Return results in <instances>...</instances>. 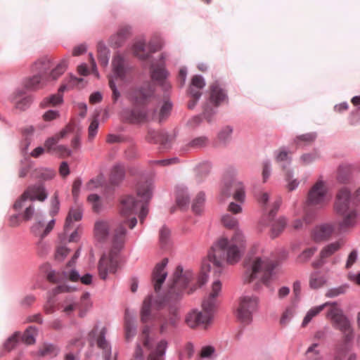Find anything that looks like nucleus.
Listing matches in <instances>:
<instances>
[{
    "mask_svg": "<svg viewBox=\"0 0 360 360\" xmlns=\"http://www.w3.org/2000/svg\"><path fill=\"white\" fill-rule=\"evenodd\" d=\"M191 280V275L184 272L183 266L178 265L173 275V281L168 285L165 294L158 295L154 304L158 309L168 307L169 316L160 315L159 318V332L161 335H167L171 332L172 328H176L180 321L179 313V303L181 300L184 290Z\"/></svg>",
    "mask_w": 360,
    "mask_h": 360,
    "instance_id": "1",
    "label": "nucleus"
},
{
    "mask_svg": "<svg viewBox=\"0 0 360 360\" xmlns=\"http://www.w3.org/2000/svg\"><path fill=\"white\" fill-rule=\"evenodd\" d=\"M223 225L228 229H235L231 238H221L213 244L209 251V257L216 266V272H220L221 260L217 259V252L223 254L228 264H233L239 262L245 248L246 241L242 231L238 229L236 217L226 214L221 217Z\"/></svg>",
    "mask_w": 360,
    "mask_h": 360,
    "instance_id": "2",
    "label": "nucleus"
},
{
    "mask_svg": "<svg viewBox=\"0 0 360 360\" xmlns=\"http://www.w3.org/2000/svg\"><path fill=\"white\" fill-rule=\"evenodd\" d=\"M155 87L150 82H146L134 87L130 92L133 108H124L121 116L124 121L130 124H141L148 120L150 110L148 103L155 96Z\"/></svg>",
    "mask_w": 360,
    "mask_h": 360,
    "instance_id": "3",
    "label": "nucleus"
},
{
    "mask_svg": "<svg viewBox=\"0 0 360 360\" xmlns=\"http://www.w3.org/2000/svg\"><path fill=\"white\" fill-rule=\"evenodd\" d=\"M53 65V61L47 58H43L36 61L31 68L33 75L22 79L21 89L27 91H37L46 85V82L51 79H57L67 68V62L63 60L60 63L51 70L50 73L48 71Z\"/></svg>",
    "mask_w": 360,
    "mask_h": 360,
    "instance_id": "4",
    "label": "nucleus"
},
{
    "mask_svg": "<svg viewBox=\"0 0 360 360\" xmlns=\"http://www.w3.org/2000/svg\"><path fill=\"white\" fill-rule=\"evenodd\" d=\"M153 185L147 184L139 186L137 189V198L132 195H128L121 202L120 213L127 216L136 214L141 224L143 223L148 213V203L153 197Z\"/></svg>",
    "mask_w": 360,
    "mask_h": 360,
    "instance_id": "5",
    "label": "nucleus"
},
{
    "mask_svg": "<svg viewBox=\"0 0 360 360\" xmlns=\"http://www.w3.org/2000/svg\"><path fill=\"white\" fill-rule=\"evenodd\" d=\"M335 209L336 212L342 215L343 219L340 223V229L354 226L356 224V218L359 212L356 207L355 202L352 199V193L349 188L342 187L337 193Z\"/></svg>",
    "mask_w": 360,
    "mask_h": 360,
    "instance_id": "6",
    "label": "nucleus"
},
{
    "mask_svg": "<svg viewBox=\"0 0 360 360\" xmlns=\"http://www.w3.org/2000/svg\"><path fill=\"white\" fill-rule=\"evenodd\" d=\"M245 266L244 279L246 282H251L255 278H260L259 281L268 286L274 274L276 264L267 257H257L246 261Z\"/></svg>",
    "mask_w": 360,
    "mask_h": 360,
    "instance_id": "7",
    "label": "nucleus"
},
{
    "mask_svg": "<svg viewBox=\"0 0 360 360\" xmlns=\"http://www.w3.org/2000/svg\"><path fill=\"white\" fill-rule=\"evenodd\" d=\"M237 170L233 167H229L224 172L223 177L222 193L226 197L233 196V199L240 203L245 200V187L242 181L236 179Z\"/></svg>",
    "mask_w": 360,
    "mask_h": 360,
    "instance_id": "8",
    "label": "nucleus"
},
{
    "mask_svg": "<svg viewBox=\"0 0 360 360\" xmlns=\"http://www.w3.org/2000/svg\"><path fill=\"white\" fill-rule=\"evenodd\" d=\"M259 307V298L254 295H242L236 311L237 319L244 326L250 325Z\"/></svg>",
    "mask_w": 360,
    "mask_h": 360,
    "instance_id": "9",
    "label": "nucleus"
},
{
    "mask_svg": "<svg viewBox=\"0 0 360 360\" xmlns=\"http://www.w3.org/2000/svg\"><path fill=\"white\" fill-rule=\"evenodd\" d=\"M275 161L280 165L285 173V179L289 180L294 176L293 169L291 167L292 157L290 155V150L287 146H281L274 151Z\"/></svg>",
    "mask_w": 360,
    "mask_h": 360,
    "instance_id": "10",
    "label": "nucleus"
},
{
    "mask_svg": "<svg viewBox=\"0 0 360 360\" xmlns=\"http://www.w3.org/2000/svg\"><path fill=\"white\" fill-rule=\"evenodd\" d=\"M137 224V219L135 217L130 218L129 219H124L120 222L117 228L115 229V233L112 236V247L113 249L117 250L120 252L124 245V238L127 235V231L126 229V225H128L130 229H133Z\"/></svg>",
    "mask_w": 360,
    "mask_h": 360,
    "instance_id": "11",
    "label": "nucleus"
},
{
    "mask_svg": "<svg viewBox=\"0 0 360 360\" xmlns=\"http://www.w3.org/2000/svg\"><path fill=\"white\" fill-rule=\"evenodd\" d=\"M327 193L325 182L323 180H319L308 192L307 205H323L326 202Z\"/></svg>",
    "mask_w": 360,
    "mask_h": 360,
    "instance_id": "12",
    "label": "nucleus"
},
{
    "mask_svg": "<svg viewBox=\"0 0 360 360\" xmlns=\"http://www.w3.org/2000/svg\"><path fill=\"white\" fill-rule=\"evenodd\" d=\"M327 316L333 322V327L341 333L347 332L352 328L350 320L340 308H330L327 312Z\"/></svg>",
    "mask_w": 360,
    "mask_h": 360,
    "instance_id": "13",
    "label": "nucleus"
},
{
    "mask_svg": "<svg viewBox=\"0 0 360 360\" xmlns=\"http://www.w3.org/2000/svg\"><path fill=\"white\" fill-rule=\"evenodd\" d=\"M217 259L221 260V271L220 272H216V266L214 264L213 261L209 257V254L207 255V260H204L202 263V271L201 274L198 278V283L200 286H202L205 285L208 280L209 273L213 271L214 276L216 277L219 276L223 270V262L226 260V257H224L223 254H220L219 252H217Z\"/></svg>",
    "mask_w": 360,
    "mask_h": 360,
    "instance_id": "14",
    "label": "nucleus"
},
{
    "mask_svg": "<svg viewBox=\"0 0 360 360\" xmlns=\"http://www.w3.org/2000/svg\"><path fill=\"white\" fill-rule=\"evenodd\" d=\"M146 140L150 143L159 144V148L162 151L167 150L172 147V138L168 132L165 131H156L149 129Z\"/></svg>",
    "mask_w": 360,
    "mask_h": 360,
    "instance_id": "15",
    "label": "nucleus"
},
{
    "mask_svg": "<svg viewBox=\"0 0 360 360\" xmlns=\"http://www.w3.org/2000/svg\"><path fill=\"white\" fill-rule=\"evenodd\" d=\"M221 289V284L219 279L213 281L212 286V292L210 294L204 299L202 303V307L205 313L210 314L212 318L214 309L217 307V297L219 295Z\"/></svg>",
    "mask_w": 360,
    "mask_h": 360,
    "instance_id": "16",
    "label": "nucleus"
},
{
    "mask_svg": "<svg viewBox=\"0 0 360 360\" xmlns=\"http://www.w3.org/2000/svg\"><path fill=\"white\" fill-rule=\"evenodd\" d=\"M10 100L15 103V108L25 111L30 107L34 98L32 95H27L24 89L18 87L11 94Z\"/></svg>",
    "mask_w": 360,
    "mask_h": 360,
    "instance_id": "17",
    "label": "nucleus"
},
{
    "mask_svg": "<svg viewBox=\"0 0 360 360\" xmlns=\"http://www.w3.org/2000/svg\"><path fill=\"white\" fill-rule=\"evenodd\" d=\"M212 316L198 309H193L186 316L185 322L190 328L207 326L212 321Z\"/></svg>",
    "mask_w": 360,
    "mask_h": 360,
    "instance_id": "18",
    "label": "nucleus"
},
{
    "mask_svg": "<svg viewBox=\"0 0 360 360\" xmlns=\"http://www.w3.org/2000/svg\"><path fill=\"white\" fill-rule=\"evenodd\" d=\"M210 102L216 108L223 102L228 103L229 97L227 91L222 86L219 81H214L210 86Z\"/></svg>",
    "mask_w": 360,
    "mask_h": 360,
    "instance_id": "19",
    "label": "nucleus"
},
{
    "mask_svg": "<svg viewBox=\"0 0 360 360\" xmlns=\"http://www.w3.org/2000/svg\"><path fill=\"white\" fill-rule=\"evenodd\" d=\"M168 264V259L164 258L160 262L158 263L155 266L152 274V281L154 285L155 291L158 293L162 285L165 281L167 272L165 271V268Z\"/></svg>",
    "mask_w": 360,
    "mask_h": 360,
    "instance_id": "20",
    "label": "nucleus"
},
{
    "mask_svg": "<svg viewBox=\"0 0 360 360\" xmlns=\"http://www.w3.org/2000/svg\"><path fill=\"white\" fill-rule=\"evenodd\" d=\"M124 330L125 338L127 342L131 341L136 334L137 326L136 323V317L133 311L129 309H126L124 312Z\"/></svg>",
    "mask_w": 360,
    "mask_h": 360,
    "instance_id": "21",
    "label": "nucleus"
},
{
    "mask_svg": "<svg viewBox=\"0 0 360 360\" xmlns=\"http://www.w3.org/2000/svg\"><path fill=\"white\" fill-rule=\"evenodd\" d=\"M25 192L27 193L28 199L31 202H34L35 200L43 202L48 197L46 188L41 183H37L34 185L29 186Z\"/></svg>",
    "mask_w": 360,
    "mask_h": 360,
    "instance_id": "22",
    "label": "nucleus"
},
{
    "mask_svg": "<svg viewBox=\"0 0 360 360\" xmlns=\"http://www.w3.org/2000/svg\"><path fill=\"white\" fill-rule=\"evenodd\" d=\"M131 27L124 26L120 28L117 32L112 34L108 41L110 46L114 49L121 47L124 44L129 34H130Z\"/></svg>",
    "mask_w": 360,
    "mask_h": 360,
    "instance_id": "23",
    "label": "nucleus"
},
{
    "mask_svg": "<svg viewBox=\"0 0 360 360\" xmlns=\"http://www.w3.org/2000/svg\"><path fill=\"white\" fill-rule=\"evenodd\" d=\"M99 276L103 280H106L109 272L115 270V265L112 258H108L105 255H102L98 264Z\"/></svg>",
    "mask_w": 360,
    "mask_h": 360,
    "instance_id": "24",
    "label": "nucleus"
},
{
    "mask_svg": "<svg viewBox=\"0 0 360 360\" xmlns=\"http://www.w3.org/2000/svg\"><path fill=\"white\" fill-rule=\"evenodd\" d=\"M169 342L166 339L160 340L152 349L148 360H165Z\"/></svg>",
    "mask_w": 360,
    "mask_h": 360,
    "instance_id": "25",
    "label": "nucleus"
},
{
    "mask_svg": "<svg viewBox=\"0 0 360 360\" xmlns=\"http://www.w3.org/2000/svg\"><path fill=\"white\" fill-rule=\"evenodd\" d=\"M112 71L115 76L121 79L126 77L128 68L125 65V60L122 55L117 53L112 60Z\"/></svg>",
    "mask_w": 360,
    "mask_h": 360,
    "instance_id": "26",
    "label": "nucleus"
},
{
    "mask_svg": "<svg viewBox=\"0 0 360 360\" xmlns=\"http://www.w3.org/2000/svg\"><path fill=\"white\" fill-rule=\"evenodd\" d=\"M168 75V71L163 65H158L154 68L153 67L150 70V77L152 80L157 82L165 89L170 87V86L165 82Z\"/></svg>",
    "mask_w": 360,
    "mask_h": 360,
    "instance_id": "27",
    "label": "nucleus"
},
{
    "mask_svg": "<svg viewBox=\"0 0 360 360\" xmlns=\"http://www.w3.org/2000/svg\"><path fill=\"white\" fill-rule=\"evenodd\" d=\"M190 199L191 197L186 186H177L176 187V202L181 210H185L188 207Z\"/></svg>",
    "mask_w": 360,
    "mask_h": 360,
    "instance_id": "28",
    "label": "nucleus"
},
{
    "mask_svg": "<svg viewBox=\"0 0 360 360\" xmlns=\"http://www.w3.org/2000/svg\"><path fill=\"white\" fill-rule=\"evenodd\" d=\"M106 332L107 330L105 327L101 330L97 339V345L103 350L104 360H110L112 356V347L111 345L105 339Z\"/></svg>",
    "mask_w": 360,
    "mask_h": 360,
    "instance_id": "29",
    "label": "nucleus"
},
{
    "mask_svg": "<svg viewBox=\"0 0 360 360\" xmlns=\"http://www.w3.org/2000/svg\"><path fill=\"white\" fill-rule=\"evenodd\" d=\"M333 232V226L328 224H323L316 226L313 231L314 239L316 241H321L327 239Z\"/></svg>",
    "mask_w": 360,
    "mask_h": 360,
    "instance_id": "30",
    "label": "nucleus"
},
{
    "mask_svg": "<svg viewBox=\"0 0 360 360\" xmlns=\"http://www.w3.org/2000/svg\"><path fill=\"white\" fill-rule=\"evenodd\" d=\"M353 166L350 164H342L338 167L337 180L340 184H346L352 177Z\"/></svg>",
    "mask_w": 360,
    "mask_h": 360,
    "instance_id": "31",
    "label": "nucleus"
},
{
    "mask_svg": "<svg viewBox=\"0 0 360 360\" xmlns=\"http://www.w3.org/2000/svg\"><path fill=\"white\" fill-rule=\"evenodd\" d=\"M152 304V296H148V298L144 300L140 311V318L141 323H147L153 320L154 317L151 311Z\"/></svg>",
    "mask_w": 360,
    "mask_h": 360,
    "instance_id": "32",
    "label": "nucleus"
},
{
    "mask_svg": "<svg viewBox=\"0 0 360 360\" xmlns=\"http://www.w3.org/2000/svg\"><path fill=\"white\" fill-rule=\"evenodd\" d=\"M125 177V169L121 164H117L112 168L110 175V182L111 184L118 186L122 183Z\"/></svg>",
    "mask_w": 360,
    "mask_h": 360,
    "instance_id": "33",
    "label": "nucleus"
},
{
    "mask_svg": "<svg viewBox=\"0 0 360 360\" xmlns=\"http://www.w3.org/2000/svg\"><path fill=\"white\" fill-rule=\"evenodd\" d=\"M98 59L101 65L106 67L108 65L110 51L105 44L101 41L97 45Z\"/></svg>",
    "mask_w": 360,
    "mask_h": 360,
    "instance_id": "34",
    "label": "nucleus"
},
{
    "mask_svg": "<svg viewBox=\"0 0 360 360\" xmlns=\"http://www.w3.org/2000/svg\"><path fill=\"white\" fill-rule=\"evenodd\" d=\"M75 290H76L75 288L70 286V285H65V284L58 285L57 287L52 289L51 291L48 292V296H47L46 302L45 304H49L51 305L56 304L55 296L56 295H58L60 292H70V291H73Z\"/></svg>",
    "mask_w": 360,
    "mask_h": 360,
    "instance_id": "35",
    "label": "nucleus"
},
{
    "mask_svg": "<svg viewBox=\"0 0 360 360\" xmlns=\"http://www.w3.org/2000/svg\"><path fill=\"white\" fill-rule=\"evenodd\" d=\"M209 139L206 136L195 137L189 141L185 146L186 150H198L205 148L209 144Z\"/></svg>",
    "mask_w": 360,
    "mask_h": 360,
    "instance_id": "36",
    "label": "nucleus"
},
{
    "mask_svg": "<svg viewBox=\"0 0 360 360\" xmlns=\"http://www.w3.org/2000/svg\"><path fill=\"white\" fill-rule=\"evenodd\" d=\"M83 210L81 207L71 208L65 219L64 229L68 231L73 221H78L82 219Z\"/></svg>",
    "mask_w": 360,
    "mask_h": 360,
    "instance_id": "37",
    "label": "nucleus"
},
{
    "mask_svg": "<svg viewBox=\"0 0 360 360\" xmlns=\"http://www.w3.org/2000/svg\"><path fill=\"white\" fill-rule=\"evenodd\" d=\"M330 304H336V302H326L323 304H321L319 306L314 307L311 309H310L307 313L306 314L305 316L304 317V319L302 323V326L305 327L311 320L312 319L316 316L317 314H319L326 306Z\"/></svg>",
    "mask_w": 360,
    "mask_h": 360,
    "instance_id": "38",
    "label": "nucleus"
},
{
    "mask_svg": "<svg viewBox=\"0 0 360 360\" xmlns=\"http://www.w3.org/2000/svg\"><path fill=\"white\" fill-rule=\"evenodd\" d=\"M63 103V95L60 94H51L45 97L41 102L40 106L43 108L56 106Z\"/></svg>",
    "mask_w": 360,
    "mask_h": 360,
    "instance_id": "39",
    "label": "nucleus"
},
{
    "mask_svg": "<svg viewBox=\"0 0 360 360\" xmlns=\"http://www.w3.org/2000/svg\"><path fill=\"white\" fill-rule=\"evenodd\" d=\"M316 132L307 133L296 136L294 139V143L298 148L304 147L313 143L316 140Z\"/></svg>",
    "mask_w": 360,
    "mask_h": 360,
    "instance_id": "40",
    "label": "nucleus"
},
{
    "mask_svg": "<svg viewBox=\"0 0 360 360\" xmlns=\"http://www.w3.org/2000/svg\"><path fill=\"white\" fill-rule=\"evenodd\" d=\"M94 232L99 240H105L109 234L108 224L105 221H97L95 224Z\"/></svg>",
    "mask_w": 360,
    "mask_h": 360,
    "instance_id": "41",
    "label": "nucleus"
},
{
    "mask_svg": "<svg viewBox=\"0 0 360 360\" xmlns=\"http://www.w3.org/2000/svg\"><path fill=\"white\" fill-rule=\"evenodd\" d=\"M56 171L52 168L41 167L35 169L33 175L42 181H49L54 178Z\"/></svg>",
    "mask_w": 360,
    "mask_h": 360,
    "instance_id": "42",
    "label": "nucleus"
},
{
    "mask_svg": "<svg viewBox=\"0 0 360 360\" xmlns=\"http://www.w3.org/2000/svg\"><path fill=\"white\" fill-rule=\"evenodd\" d=\"M286 224L287 220L285 217H280L278 219L272 221L271 237L272 238L277 237L283 231Z\"/></svg>",
    "mask_w": 360,
    "mask_h": 360,
    "instance_id": "43",
    "label": "nucleus"
},
{
    "mask_svg": "<svg viewBox=\"0 0 360 360\" xmlns=\"http://www.w3.org/2000/svg\"><path fill=\"white\" fill-rule=\"evenodd\" d=\"M134 55L141 60H146L150 58L149 52L146 51V44L143 41H139L133 46Z\"/></svg>",
    "mask_w": 360,
    "mask_h": 360,
    "instance_id": "44",
    "label": "nucleus"
},
{
    "mask_svg": "<svg viewBox=\"0 0 360 360\" xmlns=\"http://www.w3.org/2000/svg\"><path fill=\"white\" fill-rule=\"evenodd\" d=\"M20 333L15 332L12 335L8 337L3 344L4 349L10 352L13 349L20 341Z\"/></svg>",
    "mask_w": 360,
    "mask_h": 360,
    "instance_id": "45",
    "label": "nucleus"
},
{
    "mask_svg": "<svg viewBox=\"0 0 360 360\" xmlns=\"http://www.w3.org/2000/svg\"><path fill=\"white\" fill-rule=\"evenodd\" d=\"M173 103L170 100H164L159 112L160 122L165 121L170 115Z\"/></svg>",
    "mask_w": 360,
    "mask_h": 360,
    "instance_id": "46",
    "label": "nucleus"
},
{
    "mask_svg": "<svg viewBox=\"0 0 360 360\" xmlns=\"http://www.w3.org/2000/svg\"><path fill=\"white\" fill-rule=\"evenodd\" d=\"M205 200V193L202 192V191L199 192L198 193L196 198L194 199L192 206H191L192 210L194 213H195L197 214H201V212L202 211Z\"/></svg>",
    "mask_w": 360,
    "mask_h": 360,
    "instance_id": "47",
    "label": "nucleus"
},
{
    "mask_svg": "<svg viewBox=\"0 0 360 360\" xmlns=\"http://www.w3.org/2000/svg\"><path fill=\"white\" fill-rule=\"evenodd\" d=\"M340 243L338 241L326 245L321 251L320 256L322 258H328L340 248Z\"/></svg>",
    "mask_w": 360,
    "mask_h": 360,
    "instance_id": "48",
    "label": "nucleus"
},
{
    "mask_svg": "<svg viewBox=\"0 0 360 360\" xmlns=\"http://www.w3.org/2000/svg\"><path fill=\"white\" fill-rule=\"evenodd\" d=\"M349 285L347 283H344L340 286L331 288L328 290L327 292L326 293V296L327 297H335L340 295L345 294L347 290L349 289Z\"/></svg>",
    "mask_w": 360,
    "mask_h": 360,
    "instance_id": "49",
    "label": "nucleus"
},
{
    "mask_svg": "<svg viewBox=\"0 0 360 360\" xmlns=\"http://www.w3.org/2000/svg\"><path fill=\"white\" fill-rule=\"evenodd\" d=\"M212 167V165L211 162L208 160H205L199 163L195 168L197 175L200 177L206 176L210 174Z\"/></svg>",
    "mask_w": 360,
    "mask_h": 360,
    "instance_id": "50",
    "label": "nucleus"
},
{
    "mask_svg": "<svg viewBox=\"0 0 360 360\" xmlns=\"http://www.w3.org/2000/svg\"><path fill=\"white\" fill-rule=\"evenodd\" d=\"M152 326L146 325L142 329L143 345L148 349H153V340L150 336Z\"/></svg>",
    "mask_w": 360,
    "mask_h": 360,
    "instance_id": "51",
    "label": "nucleus"
},
{
    "mask_svg": "<svg viewBox=\"0 0 360 360\" xmlns=\"http://www.w3.org/2000/svg\"><path fill=\"white\" fill-rule=\"evenodd\" d=\"M60 352L59 347L50 342H45L43 345V347L40 349V353L42 356L45 355H53L56 356Z\"/></svg>",
    "mask_w": 360,
    "mask_h": 360,
    "instance_id": "52",
    "label": "nucleus"
},
{
    "mask_svg": "<svg viewBox=\"0 0 360 360\" xmlns=\"http://www.w3.org/2000/svg\"><path fill=\"white\" fill-rule=\"evenodd\" d=\"M36 330L37 328L34 326L28 327L22 335L20 334V340L27 345L34 344L36 340L32 331Z\"/></svg>",
    "mask_w": 360,
    "mask_h": 360,
    "instance_id": "53",
    "label": "nucleus"
},
{
    "mask_svg": "<svg viewBox=\"0 0 360 360\" xmlns=\"http://www.w3.org/2000/svg\"><path fill=\"white\" fill-rule=\"evenodd\" d=\"M170 241V231L169 229L163 226L160 230V243L162 248H166Z\"/></svg>",
    "mask_w": 360,
    "mask_h": 360,
    "instance_id": "54",
    "label": "nucleus"
},
{
    "mask_svg": "<svg viewBox=\"0 0 360 360\" xmlns=\"http://www.w3.org/2000/svg\"><path fill=\"white\" fill-rule=\"evenodd\" d=\"M326 282V280L324 276H318L317 273L315 272L313 273L311 276L309 286L312 289H318L322 287Z\"/></svg>",
    "mask_w": 360,
    "mask_h": 360,
    "instance_id": "55",
    "label": "nucleus"
},
{
    "mask_svg": "<svg viewBox=\"0 0 360 360\" xmlns=\"http://www.w3.org/2000/svg\"><path fill=\"white\" fill-rule=\"evenodd\" d=\"M232 133L233 128L231 126H226L219 131L218 139L221 142L227 143L231 139Z\"/></svg>",
    "mask_w": 360,
    "mask_h": 360,
    "instance_id": "56",
    "label": "nucleus"
},
{
    "mask_svg": "<svg viewBox=\"0 0 360 360\" xmlns=\"http://www.w3.org/2000/svg\"><path fill=\"white\" fill-rule=\"evenodd\" d=\"M77 303L72 296L68 297L62 307L63 308V311L67 314L69 315L72 311H73L77 307Z\"/></svg>",
    "mask_w": 360,
    "mask_h": 360,
    "instance_id": "57",
    "label": "nucleus"
},
{
    "mask_svg": "<svg viewBox=\"0 0 360 360\" xmlns=\"http://www.w3.org/2000/svg\"><path fill=\"white\" fill-rule=\"evenodd\" d=\"M44 226V219H38L30 228L31 233L39 239H44L45 237H41L42 231L41 229Z\"/></svg>",
    "mask_w": 360,
    "mask_h": 360,
    "instance_id": "58",
    "label": "nucleus"
},
{
    "mask_svg": "<svg viewBox=\"0 0 360 360\" xmlns=\"http://www.w3.org/2000/svg\"><path fill=\"white\" fill-rule=\"evenodd\" d=\"M60 210V201L58 192H55L51 200V210L49 214L51 217L56 216Z\"/></svg>",
    "mask_w": 360,
    "mask_h": 360,
    "instance_id": "59",
    "label": "nucleus"
},
{
    "mask_svg": "<svg viewBox=\"0 0 360 360\" xmlns=\"http://www.w3.org/2000/svg\"><path fill=\"white\" fill-rule=\"evenodd\" d=\"M88 201L92 205L93 210L99 212L101 210V203L100 202V196L98 194L91 193L87 198Z\"/></svg>",
    "mask_w": 360,
    "mask_h": 360,
    "instance_id": "60",
    "label": "nucleus"
},
{
    "mask_svg": "<svg viewBox=\"0 0 360 360\" xmlns=\"http://www.w3.org/2000/svg\"><path fill=\"white\" fill-rule=\"evenodd\" d=\"M319 158V154L316 150L311 153H304L300 157V161L304 165H309Z\"/></svg>",
    "mask_w": 360,
    "mask_h": 360,
    "instance_id": "61",
    "label": "nucleus"
},
{
    "mask_svg": "<svg viewBox=\"0 0 360 360\" xmlns=\"http://www.w3.org/2000/svg\"><path fill=\"white\" fill-rule=\"evenodd\" d=\"M316 247H311L303 250L298 257V259L301 262H307L316 252Z\"/></svg>",
    "mask_w": 360,
    "mask_h": 360,
    "instance_id": "62",
    "label": "nucleus"
},
{
    "mask_svg": "<svg viewBox=\"0 0 360 360\" xmlns=\"http://www.w3.org/2000/svg\"><path fill=\"white\" fill-rule=\"evenodd\" d=\"M262 179L266 182L271 174V162L269 159H266L262 162Z\"/></svg>",
    "mask_w": 360,
    "mask_h": 360,
    "instance_id": "63",
    "label": "nucleus"
},
{
    "mask_svg": "<svg viewBox=\"0 0 360 360\" xmlns=\"http://www.w3.org/2000/svg\"><path fill=\"white\" fill-rule=\"evenodd\" d=\"M205 85L206 83L202 75H195L192 77L189 86L195 87L198 89H202Z\"/></svg>",
    "mask_w": 360,
    "mask_h": 360,
    "instance_id": "64",
    "label": "nucleus"
}]
</instances>
